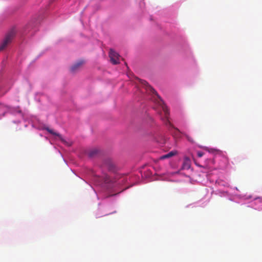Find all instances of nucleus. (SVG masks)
I'll return each instance as SVG.
<instances>
[{
  "label": "nucleus",
  "instance_id": "obj_1",
  "mask_svg": "<svg viewBox=\"0 0 262 262\" xmlns=\"http://www.w3.org/2000/svg\"><path fill=\"white\" fill-rule=\"evenodd\" d=\"M137 80L139 81V83L145 88L147 91L149 92L152 93V94H155L157 97L156 101H157L158 104L161 107L165 115V120L164 122L166 125H169V126L173 127L172 125L168 120V115H169V111L167 107V106L164 104L163 100L161 98V97L158 95L156 91L150 86L148 83L145 80L140 79L139 78H137Z\"/></svg>",
  "mask_w": 262,
  "mask_h": 262
},
{
  "label": "nucleus",
  "instance_id": "obj_2",
  "mask_svg": "<svg viewBox=\"0 0 262 262\" xmlns=\"http://www.w3.org/2000/svg\"><path fill=\"white\" fill-rule=\"evenodd\" d=\"M15 33L16 31L14 29H11L7 33L3 41L0 45V51L4 50L7 46L11 43L15 36Z\"/></svg>",
  "mask_w": 262,
  "mask_h": 262
},
{
  "label": "nucleus",
  "instance_id": "obj_3",
  "mask_svg": "<svg viewBox=\"0 0 262 262\" xmlns=\"http://www.w3.org/2000/svg\"><path fill=\"white\" fill-rule=\"evenodd\" d=\"M109 56L111 62L114 64H117L119 63V55L118 53L116 52L113 49H111L109 53Z\"/></svg>",
  "mask_w": 262,
  "mask_h": 262
},
{
  "label": "nucleus",
  "instance_id": "obj_4",
  "mask_svg": "<svg viewBox=\"0 0 262 262\" xmlns=\"http://www.w3.org/2000/svg\"><path fill=\"white\" fill-rule=\"evenodd\" d=\"M84 61L83 60H80L77 61L73 66H71L70 70L72 73H75L79 70L80 68L84 64Z\"/></svg>",
  "mask_w": 262,
  "mask_h": 262
},
{
  "label": "nucleus",
  "instance_id": "obj_5",
  "mask_svg": "<svg viewBox=\"0 0 262 262\" xmlns=\"http://www.w3.org/2000/svg\"><path fill=\"white\" fill-rule=\"evenodd\" d=\"M177 152L176 151H171L167 154H165L163 156L160 157V159L164 160L165 159H167L170 158L177 154Z\"/></svg>",
  "mask_w": 262,
  "mask_h": 262
},
{
  "label": "nucleus",
  "instance_id": "obj_6",
  "mask_svg": "<svg viewBox=\"0 0 262 262\" xmlns=\"http://www.w3.org/2000/svg\"><path fill=\"white\" fill-rule=\"evenodd\" d=\"M174 128L177 132H178V133L181 134L182 135H183V136H184L189 142H190L192 143H194V140L192 139V138L190 137L188 135H187V134H186L185 133L180 132V130L179 129H178L177 128Z\"/></svg>",
  "mask_w": 262,
  "mask_h": 262
},
{
  "label": "nucleus",
  "instance_id": "obj_7",
  "mask_svg": "<svg viewBox=\"0 0 262 262\" xmlns=\"http://www.w3.org/2000/svg\"><path fill=\"white\" fill-rule=\"evenodd\" d=\"M190 167V160L188 158H186L183 162L182 167L184 169H188Z\"/></svg>",
  "mask_w": 262,
  "mask_h": 262
},
{
  "label": "nucleus",
  "instance_id": "obj_8",
  "mask_svg": "<svg viewBox=\"0 0 262 262\" xmlns=\"http://www.w3.org/2000/svg\"><path fill=\"white\" fill-rule=\"evenodd\" d=\"M47 130L50 133V134L53 135H55V136H57L59 137V138L63 142H64V140H63V139L62 138V136L59 134H58V133H56L55 132H54L52 129H51L49 128H47Z\"/></svg>",
  "mask_w": 262,
  "mask_h": 262
},
{
  "label": "nucleus",
  "instance_id": "obj_9",
  "mask_svg": "<svg viewBox=\"0 0 262 262\" xmlns=\"http://www.w3.org/2000/svg\"><path fill=\"white\" fill-rule=\"evenodd\" d=\"M98 152V150L97 149H93L90 151L89 155L90 157H92L96 155Z\"/></svg>",
  "mask_w": 262,
  "mask_h": 262
},
{
  "label": "nucleus",
  "instance_id": "obj_10",
  "mask_svg": "<svg viewBox=\"0 0 262 262\" xmlns=\"http://www.w3.org/2000/svg\"><path fill=\"white\" fill-rule=\"evenodd\" d=\"M103 181L105 183H109L111 182L110 178L108 175H105L103 178Z\"/></svg>",
  "mask_w": 262,
  "mask_h": 262
},
{
  "label": "nucleus",
  "instance_id": "obj_11",
  "mask_svg": "<svg viewBox=\"0 0 262 262\" xmlns=\"http://www.w3.org/2000/svg\"><path fill=\"white\" fill-rule=\"evenodd\" d=\"M204 155V153L203 152H201V151H199L197 152V155L199 157H202Z\"/></svg>",
  "mask_w": 262,
  "mask_h": 262
},
{
  "label": "nucleus",
  "instance_id": "obj_12",
  "mask_svg": "<svg viewBox=\"0 0 262 262\" xmlns=\"http://www.w3.org/2000/svg\"><path fill=\"white\" fill-rule=\"evenodd\" d=\"M2 106V104H0V107Z\"/></svg>",
  "mask_w": 262,
  "mask_h": 262
}]
</instances>
